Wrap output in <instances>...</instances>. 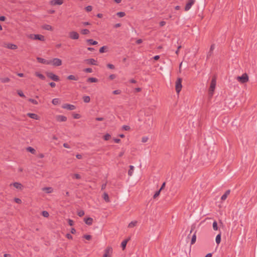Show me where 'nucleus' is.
I'll return each instance as SVG.
<instances>
[{
    "label": "nucleus",
    "instance_id": "nucleus-1",
    "mask_svg": "<svg viewBox=\"0 0 257 257\" xmlns=\"http://www.w3.org/2000/svg\"><path fill=\"white\" fill-rule=\"evenodd\" d=\"M153 117L151 115H148L145 119L144 124L146 125L147 128H151L153 125Z\"/></svg>",
    "mask_w": 257,
    "mask_h": 257
},
{
    "label": "nucleus",
    "instance_id": "nucleus-2",
    "mask_svg": "<svg viewBox=\"0 0 257 257\" xmlns=\"http://www.w3.org/2000/svg\"><path fill=\"white\" fill-rule=\"evenodd\" d=\"M236 80L241 83H245L248 81L249 78L246 73H243L240 76H237Z\"/></svg>",
    "mask_w": 257,
    "mask_h": 257
},
{
    "label": "nucleus",
    "instance_id": "nucleus-3",
    "mask_svg": "<svg viewBox=\"0 0 257 257\" xmlns=\"http://www.w3.org/2000/svg\"><path fill=\"white\" fill-rule=\"evenodd\" d=\"M216 78H215V77H214L212 79L210 88H209V93L210 96H212V95L213 94V92H214V89L215 88V86H216Z\"/></svg>",
    "mask_w": 257,
    "mask_h": 257
},
{
    "label": "nucleus",
    "instance_id": "nucleus-4",
    "mask_svg": "<svg viewBox=\"0 0 257 257\" xmlns=\"http://www.w3.org/2000/svg\"><path fill=\"white\" fill-rule=\"evenodd\" d=\"M181 83H182V79L180 78H178L176 82V86H175L176 91L177 93H179L181 90V88L182 87Z\"/></svg>",
    "mask_w": 257,
    "mask_h": 257
},
{
    "label": "nucleus",
    "instance_id": "nucleus-5",
    "mask_svg": "<svg viewBox=\"0 0 257 257\" xmlns=\"http://www.w3.org/2000/svg\"><path fill=\"white\" fill-rule=\"evenodd\" d=\"M50 64L54 66H59L62 65V60L59 58H54L50 60Z\"/></svg>",
    "mask_w": 257,
    "mask_h": 257
},
{
    "label": "nucleus",
    "instance_id": "nucleus-6",
    "mask_svg": "<svg viewBox=\"0 0 257 257\" xmlns=\"http://www.w3.org/2000/svg\"><path fill=\"white\" fill-rule=\"evenodd\" d=\"M30 38L33 40H38L42 41H45L44 36L40 34L31 35Z\"/></svg>",
    "mask_w": 257,
    "mask_h": 257
},
{
    "label": "nucleus",
    "instance_id": "nucleus-7",
    "mask_svg": "<svg viewBox=\"0 0 257 257\" xmlns=\"http://www.w3.org/2000/svg\"><path fill=\"white\" fill-rule=\"evenodd\" d=\"M47 76L50 78L51 79L55 81H59V77L55 75V74L53 73L52 72H48L47 73Z\"/></svg>",
    "mask_w": 257,
    "mask_h": 257
},
{
    "label": "nucleus",
    "instance_id": "nucleus-8",
    "mask_svg": "<svg viewBox=\"0 0 257 257\" xmlns=\"http://www.w3.org/2000/svg\"><path fill=\"white\" fill-rule=\"evenodd\" d=\"M69 36L72 40H77L79 37L78 33L75 31L70 32Z\"/></svg>",
    "mask_w": 257,
    "mask_h": 257
},
{
    "label": "nucleus",
    "instance_id": "nucleus-9",
    "mask_svg": "<svg viewBox=\"0 0 257 257\" xmlns=\"http://www.w3.org/2000/svg\"><path fill=\"white\" fill-rule=\"evenodd\" d=\"M195 2V0H188V2L186 4L185 7V11H188L194 5Z\"/></svg>",
    "mask_w": 257,
    "mask_h": 257
},
{
    "label": "nucleus",
    "instance_id": "nucleus-10",
    "mask_svg": "<svg viewBox=\"0 0 257 257\" xmlns=\"http://www.w3.org/2000/svg\"><path fill=\"white\" fill-rule=\"evenodd\" d=\"M62 107L64 109H66L70 110H74L76 108V107L74 105L67 104V103L63 104L62 105Z\"/></svg>",
    "mask_w": 257,
    "mask_h": 257
},
{
    "label": "nucleus",
    "instance_id": "nucleus-11",
    "mask_svg": "<svg viewBox=\"0 0 257 257\" xmlns=\"http://www.w3.org/2000/svg\"><path fill=\"white\" fill-rule=\"evenodd\" d=\"M63 0H51L50 2V4L53 6L61 5L63 3Z\"/></svg>",
    "mask_w": 257,
    "mask_h": 257
},
{
    "label": "nucleus",
    "instance_id": "nucleus-12",
    "mask_svg": "<svg viewBox=\"0 0 257 257\" xmlns=\"http://www.w3.org/2000/svg\"><path fill=\"white\" fill-rule=\"evenodd\" d=\"M111 253H112V248L111 247H107L105 250V252L103 255V257H110Z\"/></svg>",
    "mask_w": 257,
    "mask_h": 257
},
{
    "label": "nucleus",
    "instance_id": "nucleus-13",
    "mask_svg": "<svg viewBox=\"0 0 257 257\" xmlns=\"http://www.w3.org/2000/svg\"><path fill=\"white\" fill-rule=\"evenodd\" d=\"M4 47H5L8 49H12V50H15V49H17V48H18V47L16 45L13 44H11V43L5 44Z\"/></svg>",
    "mask_w": 257,
    "mask_h": 257
},
{
    "label": "nucleus",
    "instance_id": "nucleus-14",
    "mask_svg": "<svg viewBox=\"0 0 257 257\" xmlns=\"http://www.w3.org/2000/svg\"><path fill=\"white\" fill-rule=\"evenodd\" d=\"M37 60L39 63L45 64L47 65L50 64V60H46L45 59L40 58V57H37Z\"/></svg>",
    "mask_w": 257,
    "mask_h": 257
},
{
    "label": "nucleus",
    "instance_id": "nucleus-15",
    "mask_svg": "<svg viewBox=\"0 0 257 257\" xmlns=\"http://www.w3.org/2000/svg\"><path fill=\"white\" fill-rule=\"evenodd\" d=\"M56 120L59 122L65 121L67 120V117L64 115H58L56 117Z\"/></svg>",
    "mask_w": 257,
    "mask_h": 257
},
{
    "label": "nucleus",
    "instance_id": "nucleus-16",
    "mask_svg": "<svg viewBox=\"0 0 257 257\" xmlns=\"http://www.w3.org/2000/svg\"><path fill=\"white\" fill-rule=\"evenodd\" d=\"M85 62L88 64L93 65H97L96 61L92 58L86 59V60H85Z\"/></svg>",
    "mask_w": 257,
    "mask_h": 257
},
{
    "label": "nucleus",
    "instance_id": "nucleus-17",
    "mask_svg": "<svg viewBox=\"0 0 257 257\" xmlns=\"http://www.w3.org/2000/svg\"><path fill=\"white\" fill-rule=\"evenodd\" d=\"M27 115L29 116L30 118L36 120H38L39 119V117L38 116V115L35 113H28Z\"/></svg>",
    "mask_w": 257,
    "mask_h": 257
},
{
    "label": "nucleus",
    "instance_id": "nucleus-18",
    "mask_svg": "<svg viewBox=\"0 0 257 257\" xmlns=\"http://www.w3.org/2000/svg\"><path fill=\"white\" fill-rule=\"evenodd\" d=\"M84 221L86 224L90 225L92 224L93 219L91 217H88L84 218Z\"/></svg>",
    "mask_w": 257,
    "mask_h": 257
},
{
    "label": "nucleus",
    "instance_id": "nucleus-19",
    "mask_svg": "<svg viewBox=\"0 0 257 257\" xmlns=\"http://www.w3.org/2000/svg\"><path fill=\"white\" fill-rule=\"evenodd\" d=\"M137 224H138V221H137V220L132 221L128 224L127 227H128V228H132L135 227L137 225Z\"/></svg>",
    "mask_w": 257,
    "mask_h": 257
},
{
    "label": "nucleus",
    "instance_id": "nucleus-20",
    "mask_svg": "<svg viewBox=\"0 0 257 257\" xmlns=\"http://www.w3.org/2000/svg\"><path fill=\"white\" fill-rule=\"evenodd\" d=\"M214 48H215V45L214 44L211 45L210 50H209V51L208 52L207 55V58H209V57H210L212 55V52H213V50L214 49Z\"/></svg>",
    "mask_w": 257,
    "mask_h": 257
},
{
    "label": "nucleus",
    "instance_id": "nucleus-21",
    "mask_svg": "<svg viewBox=\"0 0 257 257\" xmlns=\"http://www.w3.org/2000/svg\"><path fill=\"white\" fill-rule=\"evenodd\" d=\"M13 185L14 186V187H15L17 189H18L20 190H22L23 188V185H22V184L18 183V182H15V183H13Z\"/></svg>",
    "mask_w": 257,
    "mask_h": 257
},
{
    "label": "nucleus",
    "instance_id": "nucleus-22",
    "mask_svg": "<svg viewBox=\"0 0 257 257\" xmlns=\"http://www.w3.org/2000/svg\"><path fill=\"white\" fill-rule=\"evenodd\" d=\"M42 28L44 30H48V31H52L53 28L51 26L49 25H44L42 26Z\"/></svg>",
    "mask_w": 257,
    "mask_h": 257
},
{
    "label": "nucleus",
    "instance_id": "nucleus-23",
    "mask_svg": "<svg viewBox=\"0 0 257 257\" xmlns=\"http://www.w3.org/2000/svg\"><path fill=\"white\" fill-rule=\"evenodd\" d=\"M42 190L46 191L47 193H51L53 192V189L52 187H44L42 188Z\"/></svg>",
    "mask_w": 257,
    "mask_h": 257
},
{
    "label": "nucleus",
    "instance_id": "nucleus-24",
    "mask_svg": "<svg viewBox=\"0 0 257 257\" xmlns=\"http://www.w3.org/2000/svg\"><path fill=\"white\" fill-rule=\"evenodd\" d=\"M98 81V79L94 77H90L87 79V82L91 83L97 82Z\"/></svg>",
    "mask_w": 257,
    "mask_h": 257
},
{
    "label": "nucleus",
    "instance_id": "nucleus-25",
    "mask_svg": "<svg viewBox=\"0 0 257 257\" xmlns=\"http://www.w3.org/2000/svg\"><path fill=\"white\" fill-rule=\"evenodd\" d=\"M103 199L106 202H110V200H109V196H108V195L107 193L106 192H104L103 194Z\"/></svg>",
    "mask_w": 257,
    "mask_h": 257
},
{
    "label": "nucleus",
    "instance_id": "nucleus-26",
    "mask_svg": "<svg viewBox=\"0 0 257 257\" xmlns=\"http://www.w3.org/2000/svg\"><path fill=\"white\" fill-rule=\"evenodd\" d=\"M229 193H230V190H227L225 192V193L221 196V200H225L226 199L227 196L229 194Z\"/></svg>",
    "mask_w": 257,
    "mask_h": 257
},
{
    "label": "nucleus",
    "instance_id": "nucleus-27",
    "mask_svg": "<svg viewBox=\"0 0 257 257\" xmlns=\"http://www.w3.org/2000/svg\"><path fill=\"white\" fill-rule=\"evenodd\" d=\"M67 79L69 80H78V77L75 76L73 75H70L67 77Z\"/></svg>",
    "mask_w": 257,
    "mask_h": 257
},
{
    "label": "nucleus",
    "instance_id": "nucleus-28",
    "mask_svg": "<svg viewBox=\"0 0 257 257\" xmlns=\"http://www.w3.org/2000/svg\"><path fill=\"white\" fill-rule=\"evenodd\" d=\"M35 74L36 76L38 77L39 78H40L42 80H44L45 79V77L44 76V75L38 72H36Z\"/></svg>",
    "mask_w": 257,
    "mask_h": 257
},
{
    "label": "nucleus",
    "instance_id": "nucleus-29",
    "mask_svg": "<svg viewBox=\"0 0 257 257\" xmlns=\"http://www.w3.org/2000/svg\"><path fill=\"white\" fill-rule=\"evenodd\" d=\"M216 242L217 244H219L221 241V233L217 235L215 238Z\"/></svg>",
    "mask_w": 257,
    "mask_h": 257
},
{
    "label": "nucleus",
    "instance_id": "nucleus-30",
    "mask_svg": "<svg viewBox=\"0 0 257 257\" xmlns=\"http://www.w3.org/2000/svg\"><path fill=\"white\" fill-rule=\"evenodd\" d=\"M128 241V239H125L122 241V242L121 243V246L123 250H124L125 249Z\"/></svg>",
    "mask_w": 257,
    "mask_h": 257
},
{
    "label": "nucleus",
    "instance_id": "nucleus-31",
    "mask_svg": "<svg viewBox=\"0 0 257 257\" xmlns=\"http://www.w3.org/2000/svg\"><path fill=\"white\" fill-rule=\"evenodd\" d=\"M134 170V167L132 165L130 166V170L128 171V176H132L133 175Z\"/></svg>",
    "mask_w": 257,
    "mask_h": 257
},
{
    "label": "nucleus",
    "instance_id": "nucleus-32",
    "mask_svg": "<svg viewBox=\"0 0 257 257\" xmlns=\"http://www.w3.org/2000/svg\"><path fill=\"white\" fill-rule=\"evenodd\" d=\"M26 150H27V151H28V152L31 153L33 154H35L36 153V150L34 148H32L31 147H28L26 149Z\"/></svg>",
    "mask_w": 257,
    "mask_h": 257
},
{
    "label": "nucleus",
    "instance_id": "nucleus-33",
    "mask_svg": "<svg viewBox=\"0 0 257 257\" xmlns=\"http://www.w3.org/2000/svg\"><path fill=\"white\" fill-rule=\"evenodd\" d=\"M87 42L90 44V45H96L97 44V42L96 41H94L92 39H88L87 40Z\"/></svg>",
    "mask_w": 257,
    "mask_h": 257
},
{
    "label": "nucleus",
    "instance_id": "nucleus-34",
    "mask_svg": "<svg viewBox=\"0 0 257 257\" xmlns=\"http://www.w3.org/2000/svg\"><path fill=\"white\" fill-rule=\"evenodd\" d=\"M52 103L56 105L60 103V101L59 98H54L52 101Z\"/></svg>",
    "mask_w": 257,
    "mask_h": 257
},
{
    "label": "nucleus",
    "instance_id": "nucleus-35",
    "mask_svg": "<svg viewBox=\"0 0 257 257\" xmlns=\"http://www.w3.org/2000/svg\"><path fill=\"white\" fill-rule=\"evenodd\" d=\"M83 100L84 102L88 103L90 101V98L89 96H84L83 97Z\"/></svg>",
    "mask_w": 257,
    "mask_h": 257
},
{
    "label": "nucleus",
    "instance_id": "nucleus-36",
    "mask_svg": "<svg viewBox=\"0 0 257 257\" xmlns=\"http://www.w3.org/2000/svg\"><path fill=\"white\" fill-rule=\"evenodd\" d=\"M90 33V31L86 29H82L81 30V33L83 35H87L89 34Z\"/></svg>",
    "mask_w": 257,
    "mask_h": 257
},
{
    "label": "nucleus",
    "instance_id": "nucleus-37",
    "mask_svg": "<svg viewBox=\"0 0 257 257\" xmlns=\"http://www.w3.org/2000/svg\"><path fill=\"white\" fill-rule=\"evenodd\" d=\"M212 227H213V229L214 230H218L217 222H216V221H214L213 222Z\"/></svg>",
    "mask_w": 257,
    "mask_h": 257
},
{
    "label": "nucleus",
    "instance_id": "nucleus-38",
    "mask_svg": "<svg viewBox=\"0 0 257 257\" xmlns=\"http://www.w3.org/2000/svg\"><path fill=\"white\" fill-rule=\"evenodd\" d=\"M116 15L119 18H122L125 15V14L124 12H120L117 13Z\"/></svg>",
    "mask_w": 257,
    "mask_h": 257
},
{
    "label": "nucleus",
    "instance_id": "nucleus-39",
    "mask_svg": "<svg viewBox=\"0 0 257 257\" xmlns=\"http://www.w3.org/2000/svg\"><path fill=\"white\" fill-rule=\"evenodd\" d=\"M196 235H195V234H194L192 236V239H191V243L192 244H193L195 243V242L196 241Z\"/></svg>",
    "mask_w": 257,
    "mask_h": 257
},
{
    "label": "nucleus",
    "instance_id": "nucleus-40",
    "mask_svg": "<svg viewBox=\"0 0 257 257\" xmlns=\"http://www.w3.org/2000/svg\"><path fill=\"white\" fill-rule=\"evenodd\" d=\"M28 100L30 102H32V103L34 104H38V101L37 100L34 99L29 98Z\"/></svg>",
    "mask_w": 257,
    "mask_h": 257
},
{
    "label": "nucleus",
    "instance_id": "nucleus-41",
    "mask_svg": "<svg viewBox=\"0 0 257 257\" xmlns=\"http://www.w3.org/2000/svg\"><path fill=\"white\" fill-rule=\"evenodd\" d=\"M42 215L45 217H48L49 215V213L46 211H43L42 212Z\"/></svg>",
    "mask_w": 257,
    "mask_h": 257
},
{
    "label": "nucleus",
    "instance_id": "nucleus-42",
    "mask_svg": "<svg viewBox=\"0 0 257 257\" xmlns=\"http://www.w3.org/2000/svg\"><path fill=\"white\" fill-rule=\"evenodd\" d=\"M77 214L79 216L81 217L84 215V211L83 210H80L77 212Z\"/></svg>",
    "mask_w": 257,
    "mask_h": 257
},
{
    "label": "nucleus",
    "instance_id": "nucleus-43",
    "mask_svg": "<svg viewBox=\"0 0 257 257\" xmlns=\"http://www.w3.org/2000/svg\"><path fill=\"white\" fill-rule=\"evenodd\" d=\"M103 138L105 140L107 141L110 138V135L108 134H107L104 135Z\"/></svg>",
    "mask_w": 257,
    "mask_h": 257
},
{
    "label": "nucleus",
    "instance_id": "nucleus-44",
    "mask_svg": "<svg viewBox=\"0 0 257 257\" xmlns=\"http://www.w3.org/2000/svg\"><path fill=\"white\" fill-rule=\"evenodd\" d=\"M9 81H10V79L8 77L4 78L1 79V82H4V83L8 82Z\"/></svg>",
    "mask_w": 257,
    "mask_h": 257
},
{
    "label": "nucleus",
    "instance_id": "nucleus-45",
    "mask_svg": "<svg viewBox=\"0 0 257 257\" xmlns=\"http://www.w3.org/2000/svg\"><path fill=\"white\" fill-rule=\"evenodd\" d=\"M85 10L87 12H91L92 10V6H87L86 8H85Z\"/></svg>",
    "mask_w": 257,
    "mask_h": 257
},
{
    "label": "nucleus",
    "instance_id": "nucleus-46",
    "mask_svg": "<svg viewBox=\"0 0 257 257\" xmlns=\"http://www.w3.org/2000/svg\"><path fill=\"white\" fill-rule=\"evenodd\" d=\"M84 71L86 73H91L92 72V69L91 68H87L85 69Z\"/></svg>",
    "mask_w": 257,
    "mask_h": 257
},
{
    "label": "nucleus",
    "instance_id": "nucleus-47",
    "mask_svg": "<svg viewBox=\"0 0 257 257\" xmlns=\"http://www.w3.org/2000/svg\"><path fill=\"white\" fill-rule=\"evenodd\" d=\"M18 94L21 97H25V95L23 93V92L21 90H18Z\"/></svg>",
    "mask_w": 257,
    "mask_h": 257
},
{
    "label": "nucleus",
    "instance_id": "nucleus-48",
    "mask_svg": "<svg viewBox=\"0 0 257 257\" xmlns=\"http://www.w3.org/2000/svg\"><path fill=\"white\" fill-rule=\"evenodd\" d=\"M160 190H159L158 191H157L155 194L154 195V196H153V198H156V197H157L158 196H159L160 195Z\"/></svg>",
    "mask_w": 257,
    "mask_h": 257
},
{
    "label": "nucleus",
    "instance_id": "nucleus-49",
    "mask_svg": "<svg viewBox=\"0 0 257 257\" xmlns=\"http://www.w3.org/2000/svg\"><path fill=\"white\" fill-rule=\"evenodd\" d=\"M130 128H131L128 125H124L122 126V129L125 131H129Z\"/></svg>",
    "mask_w": 257,
    "mask_h": 257
},
{
    "label": "nucleus",
    "instance_id": "nucleus-50",
    "mask_svg": "<svg viewBox=\"0 0 257 257\" xmlns=\"http://www.w3.org/2000/svg\"><path fill=\"white\" fill-rule=\"evenodd\" d=\"M83 237L87 240H90L91 238V236L88 234L84 235Z\"/></svg>",
    "mask_w": 257,
    "mask_h": 257
},
{
    "label": "nucleus",
    "instance_id": "nucleus-51",
    "mask_svg": "<svg viewBox=\"0 0 257 257\" xmlns=\"http://www.w3.org/2000/svg\"><path fill=\"white\" fill-rule=\"evenodd\" d=\"M120 92H121V91L120 90H115L112 92V93L116 95V94H119L120 93Z\"/></svg>",
    "mask_w": 257,
    "mask_h": 257
},
{
    "label": "nucleus",
    "instance_id": "nucleus-52",
    "mask_svg": "<svg viewBox=\"0 0 257 257\" xmlns=\"http://www.w3.org/2000/svg\"><path fill=\"white\" fill-rule=\"evenodd\" d=\"M73 177L77 179H80L81 178V176L80 175L78 174H75L73 175Z\"/></svg>",
    "mask_w": 257,
    "mask_h": 257
},
{
    "label": "nucleus",
    "instance_id": "nucleus-53",
    "mask_svg": "<svg viewBox=\"0 0 257 257\" xmlns=\"http://www.w3.org/2000/svg\"><path fill=\"white\" fill-rule=\"evenodd\" d=\"M105 48H106L105 46H103V47H101L99 49V52L101 53L104 52V50Z\"/></svg>",
    "mask_w": 257,
    "mask_h": 257
},
{
    "label": "nucleus",
    "instance_id": "nucleus-54",
    "mask_svg": "<svg viewBox=\"0 0 257 257\" xmlns=\"http://www.w3.org/2000/svg\"><path fill=\"white\" fill-rule=\"evenodd\" d=\"M107 66L108 68L111 69H113L114 68V65L112 64H108L107 65Z\"/></svg>",
    "mask_w": 257,
    "mask_h": 257
},
{
    "label": "nucleus",
    "instance_id": "nucleus-55",
    "mask_svg": "<svg viewBox=\"0 0 257 257\" xmlns=\"http://www.w3.org/2000/svg\"><path fill=\"white\" fill-rule=\"evenodd\" d=\"M15 201L17 203H18V204H20L22 202V201L19 198H15Z\"/></svg>",
    "mask_w": 257,
    "mask_h": 257
},
{
    "label": "nucleus",
    "instance_id": "nucleus-56",
    "mask_svg": "<svg viewBox=\"0 0 257 257\" xmlns=\"http://www.w3.org/2000/svg\"><path fill=\"white\" fill-rule=\"evenodd\" d=\"M148 140V137H144L142 138V142H143V143H146V142H147Z\"/></svg>",
    "mask_w": 257,
    "mask_h": 257
},
{
    "label": "nucleus",
    "instance_id": "nucleus-57",
    "mask_svg": "<svg viewBox=\"0 0 257 257\" xmlns=\"http://www.w3.org/2000/svg\"><path fill=\"white\" fill-rule=\"evenodd\" d=\"M116 76L114 74H111L109 75V78L110 79V80H113L114 79V78H115Z\"/></svg>",
    "mask_w": 257,
    "mask_h": 257
},
{
    "label": "nucleus",
    "instance_id": "nucleus-58",
    "mask_svg": "<svg viewBox=\"0 0 257 257\" xmlns=\"http://www.w3.org/2000/svg\"><path fill=\"white\" fill-rule=\"evenodd\" d=\"M68 224H69V225L72 226L73 225V220L70 219H68Z\"/></svg>",
    "mask_w": 257,
    "mask_h": 257
},
{
    "label": "nucleus",
    "instance_id": "nucleus-59",
    "mask_svg": "<svg viewBox=\"0 0 257 257\" xmlns=\"http://www.w3.org/2000/svg\"><path fill=\"white\" fill-rule=\"evenodd\" d=\"M76 157L78 159H81L82 158V156L81 154H77L76 155Z\"/></svg>",
    "mask_w": 257,
    "mask_h": 257
},
{
    "label": "nucleus",
    "instance_id": "nucleus-60",
    "mask_svg": "<svg viewBox=\"0 0 257 257\" xmlns=\"http://www.w3.org/2000/svg\"><path fill=\"white\" fill-rule=\"evenodd\" d=\"M73 117L75 119H78L80 118V115L79 114H75L73 115Z\"/></svg>",
    "mask_w": 257,
    "mask_h": 257
},
{
    "label": "nucleus",
    "instance_id": "nucleus-61",
    "mask_svg": "<svg viewBox=\"0 0 257 257\" xmlns=\"http://www.w3.org/2000/svg\"><path fill=\"white\" fill-rule=\"evenodd\" d=\"M63 146L65 148H68L69 149V148H70L69 145L68 144H67V143H64Z\"/></svg>",
    "mask_w": 257,
    "mask_h": 257
},
{
    "label": "nucleus",
    "instance_id": "nucleus-62",
    "mask_svg": "<svg viewBox=\"0 0 257 257\" xmlns=\"http://www.w3.org/2000/svg\"><path fill=\"white\" fill-rule=\"evenodd\" d=\"M166 24V22L165 21H161L160 22V25L161 27L164 26Z\"/></svg>",
    "mask_w": 257,
    "mask_h": 257
},
{
    "label": "nucleus",
    "instance_id": "nucleus-63",
    "mask_svg": "<svg viewBox=\"0 0 257 257\" xmlns=\"http://www.w3.org/2000/svg\"><path fill=\"white\" fill-rule=\"evenodd\" d=\"M106 183L103 184L101 186V190L105 189L106 188Z\"/></svg>",
    "mask_w": 257,
    "mask_h": 257
},
{
    "label": "nucleus",
    "instance_id": "nucleus-64",
    "mask_svg": "<svg viewBox=\"0 0 257 257\" xmlns=\"http://www.w3.org/2000/svg\"><path fill=\"white\" fill-rule=\"evenodd\" d=\"M66 237L68 239H72V236L70 234H69V233H67L66 234Z\"/></svg>",
    "mask_w": 257,
    "mask_h": 257
}]
</instances>
